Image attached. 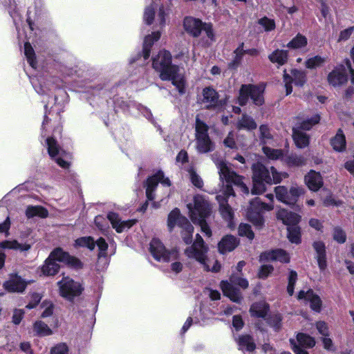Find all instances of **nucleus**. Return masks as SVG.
Segmentation results:
<instances>
[{
    "mask_svg": "<svg viewBox=\"0 0 354 354\" xmlns=\"http://www.w3.org/2000/svg\"><path fill=\"white\" fill-rule=\"evenodd\" d=\"M181 228L183 229L181 234L184 242L186 244H190L192 242L193 226L189 222Z\"/></svg>",
    "mask_w": 354,
    "mask_h": 354,
    "instance_id": "nucleus-47",
    "label": "nucleus"
},
{
    "mask_svg": "<svg viewBox=\"0 0 354 354\" xmlns=\"http://www.w3.org/2000/svg\"><path fill=\"white\" fill-rule=\"evenodd\" d=\"M189 174V178L192 183L198 188H201L203 185V181L202 178L196 173V171L190 168L188 169Z\"/></svg>",
    "mask_w": 354,
    "mask_h": 354,
    "instance_id": "nucleus-52",
    "label": "nucleus"
},
{
    "mask_svg": "<svg viewBox=\"0 0 354 354\" xmlns=\"http://www.w3.org/2000/svg\"><path fill=\"white\" fill-rule=\"evenodd\" d=\"M153 67L160 73L162 80H171L180 94L185 92V80L180 73L178 66L171 64V56L169 52L161 50L153 58Z\"/></svg>",
    "mask_w": 354,
    "mask_h": 354,
    "instance_id": "nucleus-2",
    "label": "nucleus"
},
{
    "mask_svg": "<svg viewBox=\"0 0 354 354\" xmlns=\"http://www.w3.org/2000/svg\"><path fill=\"white\" fill-rule=\"evenodd\" d=\"M260 131V139L263 143L268 142L272 139V135L270 131V129L267 125L263 124L259 127Z\"/></svg>",
    "mask_w": 354,
    "mask_h": 354,
    "instance_id": "nucleus-53",
    "label": "nucleus"
},
{
    "mask_svg": "<svg viewBox=\"0 0 354 354\" xmlns=\"http://www.w3.org/2000/svg\"><path fill=\"white\" fill-rule=\"evenodd\" d=\"M243 43H241L239 47L234 50L235 58L233 62L230 64V67H236L240 62L241 57L244 53H247L251 56H257L259 55V50L256 48H251L245 50L243 49Z\"/></svg>",
    "mask_w": 354,
    "mask_h": 354,
    "instance_id": "nucleus-34",
    "label": "nucleus"
},
{
    "mask_svg": "<svg viewBox=\"0 0 354 354\" xmlns=\"http://www.w3.org/2000/svg\"><path fill=\"white\" fill-rule=\"evenodd\" d=\"M189 223V221L180 215L178 209L175 208L168 215L167 226L169 231H171L175 226L178 225L180 227Z\"/></svg>",
    "mask_w": 354,
    "mask_h": 354,
    "instance_id": "nucleus-30",
    "label": "nucleus"
},
{
    "mask_svg": "<svg viewBox=\"0 0 354 354\" xmlns=\"http://www.w3.org/2000/svg\"><path fill=\"white\" fill-rule=\"evenodd\" d=\"M238 344L239 349L249 352L253 351L256 348L255 344L250 335L241 336L239 338Z\"/></svg>",
    "mask_w": 354,
    "mask_h": 354,
    "instance_id": "nucleus-41",
    "label": "nucleus"
},
{
    "mask_svg": "<svg viewBox=\"0 0 354 354\" xmlns=\"http://www.w3.org/2000/svg\"><path fill=\"white\" fill-rule=\"evenodd\" d=\"M161 35L160 30L152 32L151 35L145 37L143 44V58L147 60L150 56L151 48L155 41H157Z\"/></svg>",
    "mask_w": 354,
    "mask_h": 354,
    "instance_id": "nucleus-32",
    "label": "nucleus"
},
{
    "mask_svg": "<svg viewBox=\"0 0 354 354\" xmlns=\"http://www.w3.org/2000/svg\"><path fill=\"white\" fill-rule=\"evenodd\" d=\"M238 243V240L235 236L227 235L218 243V250L222 254L231 252L237 246Z\"/></svg>",
    "mask_w": 354,
    "mask_h": 354,
    "instance_id": "nucleus-33",
    "label": "nucleus"
},
{
    "mask_svg": "<svg viewBox=\"0 0 354 354\" xmlns=\"http://www.w3.org/2000/svg\"><path fill=\"white\" fill-rule=\"evenodd\" d=\"M46 145L49 156L55 160L57 165L64 169L69 167V162L64 159L67 156L66 153L59 147L57 142L53 137L46 138Z\"/></svg>",
    "mask_w": 354,
    "mask_h": 354,
    "instance_id": "nucleus-19",
    "label": "nucleus"
},
{
    "mask_svg": "<svg viewBox=\"0 0 354 354\" xmlns=\"http://www.w3.org/2000/svg\"><path fill=\"white\" fill-rule=\"evenodd\" d=\"M183 27L187 33L194 37H198L202 33V44L209 46L215 41V35L212 25L203 22L201 19L193 17H186L183 20Z\"/></svg>",
    "mask_w": 354,
    "mask_h": 354,
    "instance_id": "nucleus-6",
    "label": "nucleus"
},
{
    "mask_svg": "<svg viewBox=\"0 0 354 354\" xmlns=\"http://www.w3.org/2000/svg\"><path fill=\"white\" fill-rule=\"evenodd\" d=\"M107 218L112 225L113 228L118 233H121L124 230L129 229L135 224L134 220L122 221L119 215L115 212H109Z\"/></svg>",
    "mask_w": 354,
    "mask_h": 354,
    "instance_id": "nucleus-26",
    "label": "nucleus"
},
{
    "mask_svg": "<svg viewBox=\"0 0 354 354\" xmlns=\"http://www.w3.org/2000/svg\"><path fill=\"white\" fill-rule=\"evenodd\" d=\"M290 166H301L305 165L306 159L302 156L291 155L287 158Z\"/></svg>",
    "mask_w": 354,
    "mask_h": 354,
    "instance_id": "nucleus-51",
    "label": "nucleus"
},
{
    "mask_svg": "<svg viewBox=\"0 0 354 354\" xmlns=\"http://www.w3.org/2000/svg\"><path fill=\"white\" fill-rule=\"evenodd\" d=\"M263 151L264 154L271 160H278L283 157V153L281 149H272L268 147H263Z\"/></svg>",
    "mask_w": 354,
    "mask_h": 354,
    "instance_id": "nucleus-46",
    "label": "nucleus"
},
{
    "mask_svg": "<svg viewBox=\"0 0 354 354\" xmlns=\"http://www.w3.org/2000/svg\"><path fill=\"white\" fill-rule=\"evenodd\" d=\"M239 234L240 236H245L250 240L253 239L254 236L250 225L245 223L240 224L239 227Z\"/></svg>",
    "mask_w": 354,
    "mask_h": 354,
    "instance_id": "nucleus-50",
    "label": "nucleus"
},
{
    "mask_svg": "<svg viewBox=\"0 0 354 354\" xmlns=\"http://www.w3.org/2000/svg\"><path fill=\"white\" fill-rule=\"evenodd\" d=\"M207 248L204 245L201 236L196 235V239L193 245L185 250V254L189 258L195 259L201 263L205 270L216 272L220 270L221 265L217 261L207 259L206 253Z\"/></svg>",
    "mask_w": 354,
    "mask_h": 354,
    "instance_id": "nucleus-7",
    "label": "nucleus"
},
{
    "mask_svg": "<svg viewBox=\"0 0 354 354\" xmlns=\"http://www.w3.org/2000/svg\"><path fill=\"white\" fill-rule=\"evenodd\" d=\"M281 321V317L280 315H274L272 317H270L268 319V324L272 326L275 330H277L280 327V323Z\"/></svg>",
    "mask_w": 354,
    "mask_h": 354,
    "instance_id": "nucleus-61",
    "label": "nucleus"
},
{
    "mask_svg": "<svg viewBox=\"0 0 354 354\" xmlns=\"http://www.w3.org/2000/svg\"><path fill=\"white\" fill-rule=\"evenodd\" d=\"M216 156V154H213L212 158L218 169L220 180L223 183L221 189L223 195H217L216 200L219 203V210L222 217L228 222V226L232 227L234 212L227 204V198L234 194L232 185L239 187L241 191L246 194H249V189L243 182L242 176L231 171L223 160H218Z\"/></svg>",
    "mask_w": 354,
    "mask_h": 354,
    "instance_id": "nucleus-1",
    "label": "nucleus"
},
{
    "mask_svg": "<svg viewBox=\"0 0 354 354\" xmlns=\"http://www.w3.org/2000/svg\"><path fill=\"white\" fill-rule=\"evenodd\" d=\"M268 311V305L263 301L253 304L250 309L252 316L263 318Z\"/></svg>",
    "mask_w": 354,
    "mask_h": 354,
    "instance_id": "nucleus-36",
    "label": "nucleus"
},
{
    "mask_svg": "<svg viewBox=\"0 0 354 354\" xmlns=\"http://www.w3.org/2000/svg\"><path fill=\"white\" fill-rule=\"evenodd\" d=\"M75 247H85L90 250L95 248V244L93 239L91 236L81 237L75 240Z\"/></svg>",
    "mask_w": 354,
    "mask_h": 354,
    "instance_id": "nucleus-45",
    "label": "nucleus"
},
{
    "mask_svg": "<svg viewBox=\"0 0 354 354\" xmlns=\"http://www.w3.org/2000/svg\"><path fill=\"white\" fill-rule=\"evenodd\" d=\"M274 192L278 201L289 205H295L304 194V188L297 185H292L289 189L285 186H277Z\"/></svg>",
    "mask_w": 354,
    "mask_h": 354,
    "instance_id": "nucleus-14",
    "label": "nucleus"
},
{
    "mask_svg": "<svg viewBox=\"0 0 354 354\" xmlns=\"http://www.w3.org/2000/svg\"><path fill=\"white\" fill-rule=\"evenodd\" d=\"M313 248L315 251L319 268L321 271L325 270L327 267L326 246L323 241H316L313 243Z\"/></svg>",
    "mask_w": 354,
    "mask_h": 354,
    "instance_id": "nucleus-28",
    "label": "nucleus"
},
{
    "mask_svg": "<svg viewBox=\"0 0 354 354\" xmlns=\"http://www.w3.org/2000/svg\"><path fill=\"white\" fill-rule=\"evenodd\" d=\"M297 298L298 299H305L309 301L312 310L315 312H320L322 308V300L312 290H308L306 292L304 290L299 291Z\"/></svg>",
    "mask_w": 354,
    "mask_h": 354,
    "instance_id": "nucleus-27",
    "label": "nucleus"
},
{
    "mask_svg": "<svg viewBox=\"0 0 354 354\" xmlns=\"http://www.w3.org/2000/svg\"><path fill=\"white\" fill-rule=\"evenodd\" d=\"M258 24L266 32L273 30L276 26L274 20L266 17L259 19Z\"/></svg>",
    "mask_w": 354,
    "mask_h": 354,
    "instance_id": "nucleus-48",
    "label": "nucleus"
},
{
    "mask_svg": "<svg viewBox=\"0 0 354 354\" xmlns=\"http://www.w3.org/2000/svg\"><path fill=\"white\" fill-rule=\"evenodd\" d=\"M235 135L233 131H230L227 138L224 140L223 143L225 147L234 149L236 147V143L234 140Z\"/></svg>",
    "mask_w": 354,
    "mask_h": 354,
    "instance_id": "nucleus-64",
    "label": "nucleus"
},
{
    "mask_svg": "<svg viewBox=\"0 0 354 354\" xmlns=\"http://www.w3.org/2000/svg\"><path fill=\"white\" fill-rule=\"evenodd\" d=\"M27 283L17 275L11 276L10 279L3 283L5 289L9 292H22Z\"/></svg>",
    "mask_w": 354,
    "mask_h": 354,
    "instance_id": "nucleus-29",
    "label": "nucleus"
},
{
    "mask_svg": "<svg viewBox=\"0 0 354 354\" xmlns=\"http://www.w3.org/2000/svg\"><path fill=\"white\" fill-rule=\"evenodd\" d=\"M316 328L319 333L324 337H329V331L327 324L324 322L320 321L317 322Z\"/></svg>",
    "mask_w": 354,
    "mask_h": 354,
    "instance_id": "nucleus-62",
    "label": "nucleus"
},
{
    "mask_svg": "<svg viewBox=\"0 0 354 354\" xmlns=\"http://www.w3.org/2000/svg\"><path fill=\"white\" fill-rule=\"evenodd\" d=\"M273 207L272 204H266L259 198H255L250 201L246 215L248 220L257 227H261L264 223L263 213L272 210Z\"/></svg>",
    "mask_w": 354,
    "mask_h": 354,
    "instance_id": "nucleus-13",
    "label": "nucleus"
},
{
    "mask_svg": "<svg viewBox=\"0 0 354 354\" xmlns=\"http://www.w3.org/2000/svg\"><path fill=\"white\" fill-rule=\"evenodd\" d=\"M333 239L339 243H344L346 239L345 232L339 227H335L333 230Z\"/></svg>",
    "mask_w": 354,
    "mask_h": 354,
    "instance_id": "nucleus-56",
    "label": "nucleus"
},
{
    "mask_svg": "<svg viewBox=\"0 0 354 354\" xmlns=\"http://www.w3.org/2000/svg\"><path fill=\"white\" fill-rule=\"evenodd\" d=\"M187 208L192 221L200 225L201 231L206 236H211L212 231L205 221V218L210 214L212 207L205 196L196 195L194 197V203H188Z\"/></svg>",
    "mask_w": 354,
    "mask_h": 354,
    "instance_id": "nucleus-4",
    "label": "nucleus"
},
{
    "mask_svg": "<svg viewBox=\"0 0 354 354\" xmlns=\"http://www.w3.org/2000/svg\"><path fill=\"white\" fill-rule=\"evenodd\" d=\"M0 248L2 249H12L20 251H26L30 248L29 244H21L17 241H4L0 242Z\"/></svg>",
    "mask_w": 354,
    "mask_h": 354,
    "instance_id": "nucleus-39",
    "label": "nucleus"
},
{
    "mask_svg": "<svg viewBox=\"0 0 354 354\" xmlns=\"http://www.w3.org/2000/svg\"><path fill=\"white\" fill-rule=\"evenodd\" d=\"M330 144L336 151H342L346 148V138L342 129H339L336 135L330 140Z\"/></svg>",
    "mask_w": 354,
    "mask_h": 354,
    "instance_id": "nucleus-37",
    "label": "nucleus"
},
{
    "mask_svg": "<svg viewBox=\"0 0 354 354\" xmlns=\"http://www.w3.org/2000/svg\"><path fill=\"white\" fill-rule=\"evenodd\" d=\"M277 218L288 226L289 241L292 243L299 244L301 242V230L297 224L301 220V216L296 213L281 209L277 213Z\"/></svg>",
    "mask_w": 354,
    "mask_h": 354,
    "instance_id": "nucleus-8",
    "label": "nucleus"
},
{
    "mask_svg": "<svg viewBox=\"0 0 354 354\" xmlns=\"http://www.w3.org/2000/svg\"><path fill=\"white\" fill-rule=\"evenodd\" d=\"M149 250L151 255L158 261L169 262L176 260L178 257L176 250H167L163 243L156 238L151 241Z\"/></svg>",
    "mask_w": 354,
    "mask_h": 354,
    "instance_id": "nucleus-15",
    "label": "nucleus"
},
{
    "mask_svg": "<svg viewBox=\"0 0 354 354\" xmlns=\"http://www.w3.org/2000/svg\"><path fill=\"white\" fill-rule=\"evenodd\" d=\"M253 194H261L266 191V184L279 183L288 176L285 172H278L274 167L266 168L261 163L252 165Z\"/></svg>",
    "mask_w": 354,
    "mask_h": 354,
    "instance_id": "nucleus-3",
    "label": "nucleus"
},
{
    "mask_svg": "<svg viewBox=\"0 0 354 354\" xmlns=\"http://www.w3.org/2000/svg\"><path fill=\"white\" fill-rule=\"evenodd\" d=\"M257 125L254 120L246 114H243L242 117L238 120L236 128L239 130L245 129L252 131L257 128Z\"/></svg>",
    "mask_w": 354,
    "mask_h": 354,
    "instance_id": "nucleus-35",
    "label": "nucleus"
},
{
    "mask_svg": "<svg viewBox=\"0 0 354 354\" xmlns=\"http://www.w3.org/2000/svg\"><path fill=\"white\" fill-rule=\"evenodd\" d=\"M30 82L35 88L36 92L39 95H48L49 92L60 86L59 84L55 83L54 78L50 80L41 79H30Z\"/></svg>",
    "mask_w": 354,
    "mask_h": 354,
    "instance_id": "nucleus-23",
    "label": "nucleus"
},
{
    "mask_svg": "<svg viewBox=\"0 0 354 354\" xmlns=\"http://www.w3.org/2000/svg\"><path fill=\"white\" fill-rule=\"evenodd\" d=\"M60 295L68 301H72L79 296L82 291L81 285L68 277L57 282Z\"/></svg>",
    "mask_w": 354,
    "mask_h": 354,
    "instance_id": "nucleus-17",
    "label": "nucleus"
},
{
    "mask_svg": "<svg viewBox=\"0 0 354 354\" xmlns=\"http://www.w3.org/2000/svg\"><path fill=\"white\" fill-rule=\"evenodd\" d=\"M207 131L208 126L197 116L196 118V147L197 151L201 153L212 151L214 147Z\"/></svg>",
    "mask_w": 354,
    "mask_h": 354,
    "instance_id": "nucleus-12",
    "label": "nucleus"
},
{
    "mask_svg": "<svg viewBox=\"0 0 354 354\" xmlns=\"http://www.w3.org/2000/svg\"><path fill=\"white\" fill-rule=\"evenodd\" d=\"M259 261L261 262L277 261L281 263H288L290 261V257L285 250L276 249L261 254Z\"/></svg>",
    "mask_w": 354,
    "mask_h": 354,
    "instance_id": "nucleus-24",
    "label": "nucleus"
},
{
    "mask_svg": "<svg viewBox=\"0 0 354 354\" xmlns=\"http://www.w3.org/2000/svg\"><path fill=\"white\" fill-rule=\"evenodd\" d=\"M48 214V211L41 206H28L26 210V215L28 218L34 216L46 218Z\"/></svg>",
    "mask_w": 354,
    "mask_h": 354,
    "instance_id": "nucleus-42",
    "label": "nucleus"
},
{
    "mask_svg": "<svg viewBox=\"0 0 354 354\" xmlns=\"http://www.w3.org/2000/svg\"><path fill=\"white\" fill-rule=\"evenodd\" d=\"M68 348L65 343H60L51 348L50 354H68Z\"/></svg>",
    "mask_w": 354,
    "mask_h": 354,
    "instance_id": "nucleus-60",
    "label": "nucleus"
},
{
    "mask_svg": "<svg viewBox=\"0 0 354 354\" xmlns=\"http://www.w3.org/2000/svg\"><path fill=\"white\" fill-rule=\"evenodd\" d=\"M24 54L30 66L33 68H36L37 62L35 52L29 42L24 44Z\"/></svg>",
    "mask_w": 354,
    "mask_h": 354,
    "instance_id": "nucleus-44",
    "label": "nucleus"
},
{
    "mask_svg": "<svg viewBox=\"0 0 354 354\" xmlns=\"http://www.w3.org/2000/svg\"><path fill=\"white\" fill-rule=\"evenodd\" d=\"M320 120L319 115L316 114L310 119L298 123L292 129V138L295 145L299 148H304L309 144V137L304 131L310 130Z\"/></svg>",
    "mask_w": 354,
    "mask_h": 354,
    "instance_id": "nucleus-10",
    "label": "nucleus"
},
{
    "mask_svg": "<svg viewBox=\"0 0 354 354\" xmlns=\"http://www.w3.org/2000/svg\"><path fill=\"white\" fill-rule=\"evenodd\" d=\"M263 85L243 84L239 91L238 102L239 105L244 106L250 98L255 105L261 106L264 102Z\"/></svg>",
    "mask_w": 354,
    "mask_h": 354,
    "instance_id": "nucleus-11",
    "label": "nucleus"
},
{
    "mask_svg": "<svg viewBox=\"0 0 354 354\" xmlns=\"http://www.w3.org/2000/svg\"><path fill=\"white\" fill-rule=\"evenodd\" d=\"M203 98L201 102L207 109L216 108L221 105L218 100V94L212 87H205L202 92Z\"/></svg>",
    "mask_w": 354,
    "mask_h": 354,
    "instance_id": "nucleus-25",
    "label": "nucleus"
},
{
    "mask_svg": "<svg viewBox=\"0 0 354 354\" xmlns=\"http://www.w3.org/2000/svg\"><path fill=\"white\" fill-rule=\"evenodd\" d=\"M290 342L296 354H308L301 347L312 348L315 345L314 338L304 333H299L297 335V342L299 345H297L294 339H290Z\"/></svg>",
    "mask_w": 354,
    "mask_h": 354,
    "instance_id": "nucleus-22",
    "label": "nucleus"
},
{
    "mask_svg": "<svg viewBox=\"0 0 354 354\" xmlns=\"http://www.w3.org/2000/svg\"><path fill=\"white\" fill-rule=\"evenodd\" d=\"M288 283L287 286V292L291 296L294 293V288L297 280V274L294 270H290L288 276Z\"/></svg>",
    "mask_w": 354,
    "mask_h": 354,
    "instance_id": "nucleus-49",
    "label": "nucleus"
},
{
    "mask_svg": "<svg viewBox=\"0 0 354 354\" xmlns=\"http://www.w3.org/2000/svg\"><path fill=\"white\" fill-rule=\"evenodd\" d=\"M41 308H44L41 316L43 318L48 317L53 313L54 306L50 301H44L41 304Z\"/></svg>",
    "mask_w": 354,
    "mask_h": 354,
    "instance_id": "nucleus-57",
    "label": "nucleus"
},
{
    "mask_svg": "<svg viewBox=\"0 0 354 354\" xmlns=\"http://www.w3.org/2000/svg\"><path fill=\"white\" fill-rule=\"evenodd\" d=\"M283 82L288 95L292 91V84L294 83L296 86H301L306 82V75L304 72L294 69L291 71L290 74L284 73Z\"/></svg>",
    "mask_w": 354,
    "mask_h": 354,
    "instance_id": "nucleus-21",
    "label": "nucleus"
},
{
    "mask_svg": "<svg viewBox=\"0 0 354 354\" xmlns=\"http://www.w3.org/2000/svg\"><path fill=\"white\" fill-rule=\"evenodd\" d=\"M234 286H239L241 288L245 289L248 287L249 283L245 278L240 277L232 274L230 277V282L222 281L221 288L223 294L229 297L234 302L239 303L242 299L240 290Z\"/></svg>",
    "mask_w": 354,
    "mask_h": 354,
    "instance_id": "nucleus-9",
    "label": "nucleus"
},
{
    "mask_svg": "<svg viewBox=\"0 0 354 354\" xmlns=\"http://www.w3.org/2000/svg\"><path fill=\"white\" fill-rule=\"evenodd\" d=\"M324 62V59L320 56H315L307 59L306 62V67L308 68H315L321 66Z\"/></svg>",
    "mask_w": 354,
    "mask_h": 354,
    "instance_id": "nucleus-54",
    "label": "nucleus"
},
{
    "mask_svg": "<svg viewBox=\"0 0 354 354\" xmlns=\"http://www.w3.org/2000/svg\"><path fill=\"white\" fill-rule=\"evenodd\" d=\"M354 32V26L348 27L339 32L337 39L338 42L345 41L348 40Z\"/></svg>",
    "mask_w": 354,
    "mask_h": 354,
    "instance_id": "nucleus-58",
    "label": "nucleus"
},
{
    "mask_svg": "<svg viewBox=\"0 0 354 354\" xmlns=\"http://www.w3.org/2000/svg\"><path fill=\"white\" fill-rule=\"evenodd\" d=\"M159 183L166 187L171 185L169 179L165 178L164 174L161 171H158L154 175L149 177L146 183V195L149 201H152L155 198L153 192Z\"/></svg>",
    "mask_w": 354,
    "mask_h": 354,
    "instance_id": "nucleus-20",
    "label": "nucleus"
},
{
    "mask_svg": "<svg viewBox=\"0 0 354 354\" xmlns=\"http://www.w3.org/2000/svg\"><path fill=\"white\" fill-rule=\"evenodd\" d=\"M57 262H62L75 268H80L82 266L81 261L71 256L68 252L64 251L62 248H57L50 254L48 259L45 261L41 267V272L46 276H53L56 274L59 266Z\"/></svg>",
    "mask_w": 354,
    "mask_h": 354,
    "instance_id": "nucleus-5",
    "label": "nucleus"
},
{
    "mask_svg": "<svg viewBox=\"0 0 354 354\" xmlns=\"http://www.w3.org/2000/svg\"><path fill=\"white\" fill-rule=\"evenodd\" d=\"M137 109L148 120H149L152 123H154L152 113L148 108L141 104H138L137 106Z\"/></svg>",
    "mask_w": 354,
    "mask_h": 354,
    "instance_id": "nucleus-63",
    "label": "nucleus"
},
{
    "mask_svg": "<svg viewBox=\"0 0 354 354\" xmlns=\"http://www.w3.org/2000/svg\"><path fill=\"white\" fill-rule=\"evenodd\" d=\"M95 244L99 249L98 257L101 258L105 257L108 248V244L106 241L103 238H100L95 242Z\"/></svg>",
    "mask_w": 354,
    "mask_h": 354,
    "instance_id": "nucleus-55",
    "label": "nucleus"
},
{
    "mask_svg": "<svg viewBox=\"0 0 354 354\" xmlns=\"http://www.w3.org/2000/svg\"><path fill=\"white\" fill-rule=\"evenodd\" d=\"M268 58L271 62L277 64L279 66H282L287 62L288 52L286 50L277 49L268 56Z\"/></svg>",
    "mask_w": 354,
    "mask_h": 354,
    "instance_id": "nucleus-38",
    "label": "nucleus"
},
{
    "mask_svg": "<svg viewBox=\"0 0 354 354\" xmlns=\"http://www.w3.org/2000/svg\"><path fill=\"white\" fill-rule=\"evenodd\" d=\"M305 182L308 187L314 192L317 191L323 185L320 174L313 170L310 171L305 176Z\"/></svg>",
    "mask_w": 354,
    "mask_h": 354,
    "instance_id": "nucleus-31",
    "label": "nucleus"
},
{
    "mask_svg": "<svg viewBox=\"0 0 354 354\" xmlns=\"http://www.w3.org/2000/svg\"><path fill=\"white\" fill-rule=\"evenodd\" d=\"M156 8L157 6L154 3L147 7L144 12V21L148 25L153 24L154 26L162 29L165 25L167 13L163 6L160 7L157 12Z\"/></svg>",
    "mask_w": 354,
    "mask_h": 354,
    "instance_id": "nucleus-18",
    "label": "nucleus"
},
{
    "mask_svg": "<svg viewBox=\"0 0 354 354\" xmlns=\"http://www.w3.org/2000/svg\"><path fill=\"white\" fill-rule=\"evenodd\" d=\"M345 62L346 68L344 66H340L328 74V81L330 85L338 86L346 82L347 71L351 74V82L354 84V70L352 68L351 64L348 59H346Z\"/></svg>",
    "mask_w": 354,
    "mask_h": 354,
    "instance_id": "nucleus-16",
    "label": "nucleus"
},
{
    "mask_svg": "<svg viewBox=\"0 0 354 354\" xmlns=\"http://www.w3.org/2000/svg\"><path fill=\"white\" fill-rule=\"evenodd\" d=\"M274 268L272 266L263 265L259 269L258 276L261 279H266L272 272Z\"/></svg>",
    "mask_w": 354,
    "mask_h": 354,
    "instance_id": "nucleus-59",
    "label": "nucleus"
},
{
    "mask_svg": "<svg viewBox=\"0 0 354 354\" xmlns=\"http://www.w3.org/2000/svg\"><path fill=\"white\" fill-rule=\"evenodd\" d=\"M33 330L39 336L44 337L53 335L50 327L41 320L36 321L33 324Z\"/></svg>",
    "mask_w": 354,
    "mask_h": 354,
    "instance_id": "nucleus-40",
    "label": "nucleus"
},
{
    "mask_svg": "<svg viewBox=\"0 0 354 354\" xmlns=\"http://www.w3.org/2000/svg\"><path fill=\"white\" fill-rule=\"evenodd\" d=\"M307 45V39L306 37L298 34L288 44L287 47L290 49H300Z\"/></svg>",
    "mask_w": 354,
    "mask_h": 354,
    "instance_id": "nucleus-43",
    "label": "nucleus"
}]
</instances>
